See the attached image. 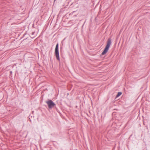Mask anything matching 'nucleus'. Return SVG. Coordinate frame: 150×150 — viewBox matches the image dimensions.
Returning a JSON list of instances; mask_svg holds the SVG:
<instances>
[{
	"label": "nucleus",
	"mask_w": 150,
	"mask_h": 150,
	"mask_svg": "<svg viewBox=\"0 0 150 150\" xmlns=\"http://www.w3.org/2000/svg\"><path fill=\"white\" fill-rule=\"evenodd\" d=\"M111 44V40L109 38L108 39L107 45L104 49V51L102 53V55H104L108 51L110 46Z\"/></svg>",
	"instance_id": "obj_1"
},
{
	"label": "nucleus",
	"mask_w": 150,
	"mask_h": 150,
	"mask_svg": "<svg viewBox=\"0 0 150 150\" xmlns=\"http://www.w3.org/2000/svg\"><path fill=\"white\" fill-rule=\"evenodd\" d=\"M58 44L57 43L56 46L55 51V55L57 60L59 61L60 58L59 55V50H58Z\"/></svg>",
	"instance_id": "obj_2"
},
{
	"label": "nucleus",
	"mask_w": 150,
	"mask_h": 150,
	"mask_svg": "<svg viewBox=\"0 0 150 150\" xmlns=\"http://www.w3.org/2000/svg\"><path fill=\"white\" fill-rule=\"evenodd\" d=\"M46 103L47 104L49 108H52L55 105V104L51 100L47 101Z\"/></svg>",
	"instance_id": "obj_3"
},
{
	"label": "nucleus",
	"mask_w": 150,
	"mask_h": 150,
	"mask_svg": "<svg viewBox=\"0 0 150 150\" xmlns=\"http://www.w3.org/2000/svg\"><path fill=\"white\" fill-rule=\"evenodd\" d=\"M122 94V93L121 92H119L117 94V95L116 97H117L120 96Z\"/></svg>",
	"instance_id": "obj_4"
},
{
	"label": "nucleus",
	"mask_w": 150,
	"mask_h": 150,
	"mask_svg": "<svg viewBox=\"0 0 150 150\" xmlns=\"http://www.w3.org/2000/svg\"><path fill=\"white\" fill-rule=\"evenodd\" d=\"M10 73H12V72L11 71H10Z\"/></svg>",
	"instance_id": "obj_5"
}]
</instances>
